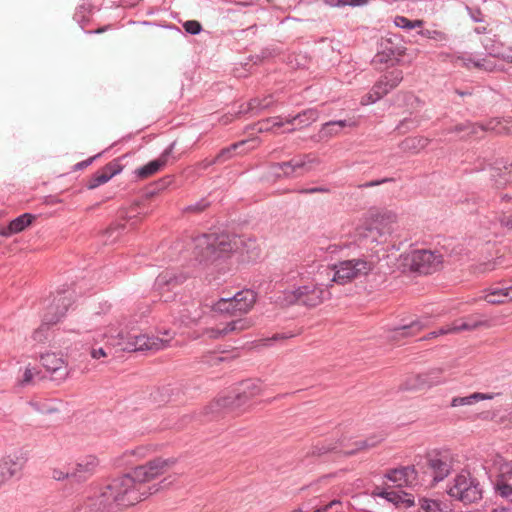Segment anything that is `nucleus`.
<instances>
[{
  "mask_svg": "<svg viewBox=\"0 0 512 512\" xmlns=\"http://www.w3.org/2000/svg\"><path fill=\"white\" fill-rule=\"evenodd\" d=\"M257 294L251 289L237 292L233 297L221 298L213 304L212 310L223 315L241 316L251 310Z\"/></svg>",
  "mask_w": 512,
  "mask_h": 512,
  "instance_id": "5",
  "label": "nucleus"
},
{
  "mask_svg": "<svg viewBox=\"0 0 512 512\" xmlns=\"http://www.w3.org/2000/svg\"><path fill=\"white\" fill-rule=\"evenodd\" d=\"M495 493L512 503V465L502 464L494 481Z\"/></svg>",
  "mask_w": 512,
  "mask_h": 512,
  "instance_id": "15",
  "label": "nucleus"
},
{
  "mask_svg": "<svg viewBox=\"0 0 512 512\" xmlns=\"http://www.w3.org/2000/svg\"><path fill=\"white\" fill-rule=\"evenodd\" d=\"M443 262V256L430 250H415L410 255L409 267L412 272L428 275L436 272Z\"/></svg>",
  "mask_w": 512,
  "mask_h": 512,
  "instance_id": "9",
  "label": "nucleus"
},
{
  "mask_svg": "<svg viewBox=\"0 0 512 512\" xmlns=\"http://www.w3.org/2000/svg\"><path fill=\"white\" fill-rule=\"evenodd\" d=\"M393 181H394L393 178H383V179H380V180H374V181L366 182L363 185H360V187H362V188H369V187H374V186H378V185H381V184H384V183L393 182Z\"/></svg>",
  "mask_w": 512,
  "mask_h": 512,
  "instance_id": "57",
  "label": "nucleus"
},
{
  "mask_svg": "<svg viewBox=\"0 0 512 512\" xmlns=\"http://www.w3.org/2000/svg\"><path fill=\"white\" fill-rule=\"evenodd\" d=\"M99 465V460L94 455H86L83 458L79 459L76 463L75 468L72 470V479L75 482H82L91 477L97 466Z\"/></svg>",
  "mask_w": 512,
  "mask_h": 512,
  "instance_id": "19",
  "label": "nucleus"
},
{
  "mask_svg": "<svg viewBox=\"0 0 512 512\" xmlns=\"http://www.w3.org/2000/svg\"><path fill=\"white\" fill-rule=\"evenodd\" d=\"M72 471L63 472L59 469H54L52 472V477L55 480H64V479H72Z\"/></svg>",
  "mask_w": 512,
  "mask_h": 512,
  "instance_id": "55",
  "label": "nucleus"
},
{
  "mask_svg": "<svg viewBox=\"0 0 512 512\" xmlns=\"http://www.w3.org/2000/svg\"><path fill=\"white\" fill-rule=\"evenodd\" d=\"M186 277L182 274L176 275L172 271H164L158 275L155 281V287L160 291H170L175 286L182 284Z\"/></svg>",
  "mask_w": 512,
  "mask_h": 512,
  "instance_id": "25",
  "label": "nucleus"
},
{
  "mask_svg": "<svg viewBox=\"0 0 512 512\" xmlns=\"http://www.w3.org/2000/svg\"><path fill=\"white\" fill-rule=\"evenodd\" d=\"M228 412H235L228 396L214 399L204 408V415L209 420H216Z\"/></svg>",
  "mask_w": 512,
  "mask_h": 512,
  "instance_id": "20",
  "label": "nucleus"
},
{
  "mask_svg": "<svg viewBox=\"0 0 512 512\" xmlns=\"http://www.w3.org/2000/svg\"><path fill=\"white\" fill-rule=\"evenodd\" d=\"M175 458L157 457L135 467L130 473L112 479L99 492L79 502L74 512H121L160 490L155 484L142 490V484L164 474L176 463Z\"/></svg>",
  "mask_w": 512,
  "mask_h": 512,
  "instance_id": "1",
  "label": "nucleus"
},
{
  "mask_svg": "<svg viewBox=\"0 0 512 512\" xmlns=\"http://www.w3.org/2000/svg\"><path fill=\"white\" fill-rule=\"evenodd\" d=\"M496 395L497 394H494V393L475 392V393H472V394H470L468 396H464V397H454L451 400L450 406L458 407V406L471 405V404L481 401V400H491Z\"/></svg>",
  "mask_w": 512,
  "mask_h": 512,
  "instance_id": "32",
  "label": "nucleus"
},
{
  "mask_svg": "<svg viewBox=\"0 0 512 512\" xmlns=\"http://www.w3.org/2000/svg\"><path fill=\"white\" fill-rule=\"evenodd\" d=\"M426 376L423 373L415 374L408 377L401 385L400 390L402 391H413L430 388Z\"/></svg>",
  "mask_w": 512,
  "mask_h": 512,
  "instance_id": "34",
  "label": "nucleus"
},
{
  "mask_svg": "<svg viewBox=\"0 0 512 512\" xmlns=\"http://www.w3.org/2000/svg\"><path fill=\"white\" fill-rule=\"evenodd\" d=\"M418 34L428 39H432L439 42H444L448 40L447 34L439 30L423 29L420 30Z\"/></svg>",
  "mask_w": 512,
  "mask_h": 512,
  "instance_id": "45",
  "label": "nucleus"
},
{
  "mask_svg": "<svg viewBox=\"0 0 512 512\" xmlns=\"http://www.w3.org/2000/svg\"><path fill=\"white\" fill-rule=\"evenodd\" d=\"M467 11L469 12L470 17L473 19L474 22H483L484 21V14L482 13L481 9L478 7H469L467 6Z\"/></svg>",
  "mask_w": 512,
  "mask_h": 512,
  "instance_id": "53",
  "label": "nucleus"
},
{
  "mask_svg": "<svg viewBox=\"0 0 512 512\" xmlns=\"http://www.w3.org/2000/svg\"><path fill=\"white\" fill-rule=\"evenodd\" d=\"M497 167H494L493 170L498 172L499 179H495V185L497 188H501L505 186L508 182H512V162L497 163Z\"/></svg>",
  "mask_w": 512,
  "mask_h": 512,
  "instance_id": "35",
  "label": "nucleus"
},
{
  "mask_svg": "<svg viewBox=\"0 0 512 512\" xmlns=\"http://www.w3.org/2000/svg\"><path fill=\"white\" fill-rule=\"evenodd\" d=\"M330 296V292L322 285L310 282L293 290L283 293L282 303L285 305H300L306 308H315L321 305Z\"/></svg>",
  "mask_w": 512,
  "mask_h": 512,
  "instance_id": "4",
  "label": "nucleus"
},
{
  "mask_svg": "<svg viewBox=\"0 0 512 512\" xmlns=\"http://www.w3.org/2000/svg\"><path fill=\"white\" fill-rule=\"evenodd\" d=\"M102 155V152L94 155V156H91L89 157L88 159L86 160H83L81 162H78L77 164L74 165L73 167V171H79V170H83L85 168H87L88 166H90L97 158H99L100 156Z\"/></svg>",
  "mask_w": 512,
  "mask_h": 512,
  "instance_id": "51",
  "label": "nucleus"
},
{
  "mask_svg": "<svg viewBox=\"0 0 512 512\" xmlns=\"http://www.w3.org/2000/svg\"><path fill=\"white\" fill-rule=\"evenodd\" d=\"M175 146L176 141H173L157 159L137 168L134 172L136 177L140 180H144L161 171L168 164L170 157H172ZM173 159L177 160V157L173 156Z\"/></svg>",
  "mask_w": 512,
  "mask_h": 512,
  "instance_id": "14",
  "label": "nucleus"
},
{
  "mask_svg": "<svg viewBox=\"0 0 512 512\" xmlns=\"http://www.w3.org/2000/svg\"><path fill=\"white\" fill-rule=\"evenodd\" d=\"M384 217H376L375 219H371L365 221L361 225L356 228V237L362 240H370L372 243H380L382 242V237H384L387 233H390L389 227H382V220Z\"/></svg>",
  "mask_w": 512,
  "mask_h": 512,
  "instance_id": "13",
  "label": "nucleus"
},
{
  "mask_svg": "<svg viewBox=\"0 0 512 512\" xmlns=\"http://www.w3.org/2000/svg\"><path fill=\"white\" fill-rule=\"evenodd\" d=\"M403 80V71L394 69L386 72L374 83L366 95V103H375L399 86Z\"/></svg>",
  "mask_w": 512,
  "mask_h": 512,
  "instance_id": "10",
  "label": "nucleus"
},
{
  "mask_svg": "<svg viewBox=\"0 0 512 512\" xmlns=\"http://www.w3.org/2000/svg\"><path fill=\"white\" fill-rule=\"evenodd\" d=\"M398 36L382 38L378 43L377 53L372 59V65L376 69L393 67L401 63V58L406 54V47Z\"/></svg>",
  "mask_w": 512,
  "mask_h": 512,
  "instance_id": "6",
  "label": "nucleus"
},
{
  "mask_svg": "<svg viewBox=\"0 0 512 512\" xmlns=\"http://www.w3.org/2000/svg\"><path fill=\"white\" fill-rule=\"evenodd\" d=\"M385 478L394 483H398V486L400 487L403 485H412L418 480L416 463L411 466L390 469L385 474Z\"/></svg>",
  "mask_w": 512,
  "mask_h": 512,
  "instance_id": "18",
  "label": "nucleus"
},
{
  "mask_svg": "<svg viewBox=\"0 0 512 512\" xmlns=\"http://www.w3.org/2000/svg\"><path fill=\"white\" fill-rule=\"evenodd\" d=\"M252 326V321L249 318H238L226 324L227 332H240Z\"/></svg>",
  "mask_w": 512,
  "mask_h": 512,
  "instance_id": "40",
  "label": "nucleus"
},
{
  "mask_svg": "<svg viewBox=\"0 0 512 512\" xmlns=\"http://www.w3.org/2000/svg\"><path fill=\"white\" fill-rule=\"evenodd\" d=\"M380 440H376L374 437L368 438L366 440L357 441L354 443V448L348 451L343 452L345 456H351L356 454L360 450L368 449L375 447Z\"/></svg>",
  "mask_w": 512,
  "mask_h": 512,
  "instance_id": "42",
  "label": "nucleus"
},
{
  "mask_svg": "<svg viewBox=\"0 0 512 512\" xmlns=\"http://www.w3.org/2000/svg\"><path fill=\"white\" fill-rule=\"evenodd\" d=\"M72 295H66V292H58L53 301L48 305L43 315L45 324H56L66 314L68 308L72 305Z\"/></svg>",
  "mask_w": 512,
  "mask_h": 512,
  "instance_id": "12",
  "label": "nucleus"
},
{
  "mask_svg": "<svg viewBox=\"0 0 512 512\" xmlns=\"http://www.w3.org/2000/svg\"><path fill=\"white\" fill-rule=\"evenodd\" d=\"M319 117V112L315 108H309L304 110L301 113H298L292 119L287 120V122L291 124L297 123L298 125L308 126L311 123L315 122Z\"/></svg>",
  "mask_w": 512,
  "mask_h": 512,
  "instance_id": "36",
  "label": "nucleus"
},
{
  "mask_svg": "<svg viewBox=\"0 0 512 512\" xmlns=\"http://www.w3.org/2000/svg\"><path fill=\"white\" fill-rule=\"evenodd\" d=\"M498 221L502 227L512 229V214L502 213L499 215Z\"/></svg>",
  "mask_w": 512,
  "mask_h": 512,
  "instance_id": "54",
  "label": "nucleus"
},
{
  "mask_svg": "<svg viewBox=\"0 0 512 512\" xmlns=\"http://www.w3.org/2000/svg\"><path fill=\"white\" fill-rule=\"evenodd\" d=\"M184 30L191 34L197 35L202 31V25L197 20H188L183 24Z\"/></svg>",
  "mask_w": 512,
  "mask_h": 512,
  "instance_id": "49",
  "label": "nucleus"
},
{
  "mask_svg": "<svg viewBox=\"0 0 512 512\" xmlns=\"http://www.w3.org/2000/svg\"><path fill=\"white\" fill-rule=\"evenodd\" d=\"M425 324L420 320H415L410 322L409 324H403L398 327H394L389 330V340L391 341H399L402 338L412 337L417 335L423 328Z\"/></svg>",
  "mask_w": 512,
  "mask_h": 512,
  "instance_id": "23",
  "label": "nucleus"
},
{
  "mask_svg": "<svg viewBox=\"0 0 512 512\" xmlns=\"http://www.w3.org/2000/svg\"><path fill=\"white\" fill-rule=\"evenodd\" d=\"M430 142L431 140L424 136L407 137L399 144V148L405 153L417 154Z\"/></svg>",
  "mask_w": 512,
  "mask_h": 512,
  "instance_id": "27",
  "label": "nucleus"
},
{
  "mask_svg": "<svg viewBox=\"0 0 512 512\" xmlns=\"http://www.w3.org/2000/svg\"><path fill=\"white\" fill-rule=\"evenodd\" d=\"M418 474L421 480L431 478L432 482L443 481L452 470V458L448 450L434 449L416 459Z\"/></svg>",
  "mask_w": 512,
  "mask_h": 512,
  "instance_id": "3",
  "label": "nucleus"
},
{
  "mask_svg": "<svg viewBox=\"0 0 512 512\" xmlns=\"http://www.w3.org/2000/svg\"><path fill=\"white\" fill-rule=\"evenodd\" d=\"M419 506L423 512H447L446 506L439 500L420 498Z\"/></svg>",
  "mask_w": 512,
  "mask_h": 512,
  "instance_id": "38",
  "label": "nucleus"
},
{
  "mask_svg": "<svg viewBox=\"0 0 512 512\" xmlns=\"http://www.w3.org/2000/svg\"><path fill=\"white\" fill-rule=\"evenodd\" d=\"M394 23L399 28L406 30L412 29V20L408 19L405 16H396L394 19Z\"/></svg>",
  "mask_w": 512,
  "mask_h": 512,
  "instance_id": "52",
  "label": "nucleus"
},
{
  "mask_svg": "<svg viewBox=\"0 0 512 512\" xmlns=\"http://www.w3.org/2000/svg\"><path fill=\"white\" fill-rule=\"evenodd\" d=\"M171 182L170 176H167L165 178L160 179L156 185L159 187V189L165 188L167 185H169Z\"/></svg>",
  "mask_w": 512,
  "mask_h": 512,
  "instance_id": "64",
  "label": "nucleus"
},
{
  "mask_svg": "<svg viewBox=\"0 0 512 512\" xmlns=\"http://www.w3.org/2000/svg\"><path fill=\"white\" fill-rule=\"evenodd\" d=\"M123 349L129 352L158 349V343L144 334H130Z\"/></svg>",
  "mask_w": 512,
  "mask_h": 512,
  "instance_id": "21",
  "label": "nucleus"
},
{
  "mask_svg": "<svg viewBox=\"0 0 512 512\" xmlns=\"http://www.w3.org/2000/svg\"><path fill=\"white\" fill-rule=\"evenodd\" d=\"M52 324H45V320H42V324L36 329L32 335L33 339L37 342H44L47 339V331Z\"/></svg>",
  "mask_w": 512,
  "mask_h": 512,
  "instance_id": "48",
  "label": "nucleus"
},
{
  "mask_svg": "<svg viewBox=\"0 0 512 512\" xmlns=\"http://www.w3.org/2000/svg\"><path fill=\"white\" fill-rule=\"evenodd\" d=\"M36 219V215L31 213H24L15 219L11 220L6 227H2L0 229V235L4 237H9L13 234L20 233L24 231L28 226H30L34 220Z\"/></svg>",
  "mask_w": 512,
  "mask_h": 512,
  "instance_id": "22",
  "label": "nucleus"
},
{
  "mask_svg": "<svg viewBox=\"0 0 512 512\" xmlns=\"http://www.w3.org/2000/svg\"><path fill=\"white\" fill-rule=\"evenodd\" d=\"M209 206H210V202L207 199L202 198L195 204H191V205L187 206L186 208H184V212H186V213H201Z\"/></svg>",
  "mask_w": 512,
  "mask_h": 512,
  "instance_id": "46",
  "label": "nucleus"
},
{
  "mask_svg": "<svg viewBox=\"0 0 512 512\" xmlns=\"http://www.w3.org/2000/svg\"><path fill=\"white\" fill-rule=\"evenodd\" d=\"M484 300L493 305L504 304L512 300V286L506 288H497L489 290L484 296Z\"/></svg>",
  "mask_w": 512,
  "mask_h": 512,
  "instance_id": "31",
  "label": "nucleus"
},
{
  "mask_svg": "<svg viewBox=\"0 0 512 512\" xmlns=\"http://www.w3.org/2000/svg\"><path fill=\"white\" fill-rule=\"evenodd\" d=\"M480 326H489V321L486 319H480L479 316L472 315L461 322L456 330H474Z\"/></svg>",
  "mask_w": 512,
  "mask_h": 512,
  "instance_id": "39",
  "label": "nucleus"
},
{
  "mask_svg": "<svg viewBox=\"0 0 512 512\" xmlns=\"http://www.w3.org/2000/svg\"><path fill=\"white\" fill-rule=\"evenodd\" d=\"M42 366L51 374V380L62 381L68 376L67 365L64 360L54 353L42 354L40 357Z\"/></svg>",
  "mask_w": 512,
  "mask_h": 512,
  "instance_id": "16",
  "label": "nucleus"
},
{
  "mask_svg": "<svg viewBox=\"0 0 512 512\" xmlns=\"http://www.w3.org/2000/svg\"><path fill=\"white\" fill-rule=\"evenodd\" d=\"M479 126H478V123H474V122H471L469 120L465 121V122H462V123H458L454 126H451L449 128H446L444 130L445 133L447 134H451V133H457V134H460V133H465V135H463L461 137V139H466V138H471V137H478L479 136Z\"/></svg>",
  "mask_w": 512,
  "mask_h": 512,
  "instance_id": "29",
  "label": "nucleus"
},
{
  "mask_svg": "<svg viewBox=\"0 0 512 512\" xmlns=\"http://www.w3.org/2000/svg\"><path fill=\"white\" fill-rule=\"evenodd\" d=\"M273 102L274 100L272 95H267L263 97L262 99H260V110L263 111L269 108L273 104Z\"/></svg>",
  "mask_w": 512,
  "mask_h": 512,
  "instance_id": "58",
  "label": "nucleus"
},
{
  "mask_svg": "<svg viewBox=\"0 0 512 512\" xmlns=\"http://www.w3.org/2000/svg\"><path fill=\"white\" fill-rule=\"evenodd\" d=\"M204 334L207 335L210 339H219L228 334L226 326L222 329L218 328H208L204 331Z\"/></svg>",
  "mask_w": 512,
  "mask_h": 512,
  "instance_id": "50",
  "label": "nucleus"
},
{
  "mask_svg": "<svg viewBox=\"0 0 512 512\" xmlns=\"http://www.w3.org/2000/svg\"><path fill=\"white\" fill-rule=\"evenodd\" d=\"M368 3V0H345V6H352V7H356V6H363V5H366Z\"/></svg>",
  "mask_w": 512,
  "mask_h": 512,
  "instance_id": "63",
  "label": "nucleus"
},
{
  "mask_svg": "<svg viewBox=\"0 0 512 512\" xmlns=\"http://www.w3.org/2000/svg\"><path fill=\"white\" fill-rule=\"evenodd\" d=\"M236 245L225 233L202 234L195 238L194 255L201 263L213 262L234 251Z\"/></svg>",
  "mask_w": 512,
  "mask_h": 512,
  "instance_id": "2",
  "label": "nucleus"
},
{
  "mask_svg": "<svg viewBox=\"0 0 512 512\" xmlns=\"http://www.w3.org/2000/svg\"><path fill=\"white\" fill-rule=\"evenodd\" d=\"M271 167H273L274 170H281L284 178H291L302 175L299 170L306 167V161L305 159L292 158L285 162L271 163Z\"/></svg>",
  "mask_w": 512,
  "mask_h": 512,
  "instance_id": "24",
  "label": "nucleus"
},
{
  "mask_svg": "<svg viewBox=\"0 0 512 512\" xmlns=\"http://www.w3.org/2000/svg\"><path fill=\"white\" fill-rule=\"evenodd\" d=\"M447 492L465 505L477 503L483 497L480 482L470 474L457 475Z\"/></svg>",
  "mask_w": 512,
  "mask_h": 512,
  "instance_id": "7",
  "label": "nucleus"
},
{
  "mask_svg": "<svg viewBox=\"0 0 512 512\" xmlns=\"http://www.w3.org/2000/svg\"><path fill=\"white\" fill-rule=\"evenodd\" d=\"M333 452H338V445L336 443L326 444L322 442H317L309 447L301 461L306 462L309 461L310 459L322 458L323 456Z\"/></svg>",
  "mask_w": 512,
  "mask_h": 512,
  "instance_id": "26",
  "label": "nucleus"
},
{
  "mask_svg": "<svg viewBox=\"0 0 512 512\" xmlns=\"http://www.w3.org/2000/svg\"><path fill=\"white\" fill-rule=\"evenodd\" d=\"M420 125V120L417 118L407 117L399 122L396 126V130L400 134H405L408 131L417 128Z\"/></svg>",
  "mask_w": 512,
  "mask_h": 512,
  "instance_id": "44",
  "label": "nucleus"
},
{
  "mask_svg": "<svg viewBox=\"0 0 512 512\" xmlns=\"http://www.w3.org/2000/svg\"><path fill=\"white\" fill-rule=\"evenodd\" d=\"M260 105V98H253L246 104L245 108L241 106L239 113H252L253 115H258L261 112Z\"/></svg>",
  "mask_w": 512,
  "mask_h": 512,
  "instance_id": "47",
  "label": "nucleus"
},
{
  "mask_svg": "<svg viewBox=\"0 0 512 512\" xmlns=\"http://www.w3.org/2000/svg\"><path fill=\"white\" fill-rule=\"evenodd\" d=\"M260 393L261 386L259 381L245 380L239 384L231 395L227 396L231 401L232 408L234 411H237Z\"/></svg>",
  "mask_w": 512,
  "mask_h": 512,
  "instance_id": "11",
  "label": "nucleus"
},
{
  "mask_svg": "<svg viewBox=\"0 0 512 512\" xmlns=\"http://www.w3.org/2000/svg\"><path fill=\"white\" fill-rule=\"evenodd\" d=\"M478 126L480 127L478 137H482L485 132L501 133L503 128L501 123L496 119H491L485 123H478Z\"/></svg>",
  "mask_w": 512,
  "mask_h": 512,
  "instance_id": "43",
  "label": "nucleus"
},
{
  "mask_svg": "<svg viewBox=\"0 0 512 512\" xmlns=\"http://www.w3.org/2000/svg\"><path fill=\"white\" fill-rule=\"evenodd\" d=\"M245 144H246V141H240V142L233 143L228 147L222 148L218 152V154L215 156L216 161H218V163L226 162L227 160L234 157L237 154V150Z\"/></svg>",
  "mask_w": 512,
  "mask_h": 512,
  "instance_id": "37",
  "label": "nucleus"
},
{
  "mask_svg": "<svg viewBox=\"0 0 512 512\" xmlns=\"http://www.w3.org/2000/svg\"><path fill=\"white\" fill-rule=\"evenodd\" d=\"M444 373V369L437 367L431 368L427 372L423 373L426 376V379L429 383L430 388L436 385H440L445 382L442 378V374Z\"/></svg>",
  "mask_w": 512,
  "mask_h": 512,
  "instance_id": "41",
  "label": "nucleus"
},
{
  "mask_svg": "<svg viewBox=\"0 0 512 512\" xmlns=\"http://www.w3.org/2000/svg\"><path fill=\"white\" fill-rule=\"evenodd\" d=\"M123 169V166L120 164V159H114L106 164L103 168L96 171L86 183V187L88 189H95L98 186L105 184L112 177L119 174Z\"/></svg>",
  "mask_w": 512,
  "mask_h": 512,
  "instance_id": "17",
  "label": "nucleus"
},
{
  "mask_svg": "<svg viewBox=\"0 0 512 512\" xmlns=\"http://www.w3.org/2000/svg\"><path fill=\"white\" fill-rule=\"evenodd\" d=\"M374 264L365 258H355L339 261L334 265L333 282L344 285L354 279L368 275Z\"/></svg>",
  "mask_w": 512,
  "mask_h": 512,
  "instance_id": "8",
  "label": "nucleus"
},
{
  "mask_svg": "<svg viewBox=\"0 0 512 512\" xmlns=\"http://www.w3.org/2000/svg\"><path fill=\"white\" fill-rule=\"evenodd\" d=\"M22 468V464L10 456L0 462V486L14 477Z\"/></svg>",
  "mask_w": 512,
  "mask_h": 512,
  "instance_id": "28",
  "label": "nucleus"
},
{
  "mask_svg": "<svg viewBox=\"0 0 512 512\" xmlns=\"http://www.w3.org/2000/svg\"><path fill=\"white\" fill-rule=\"evenodd\" d=\"M106 355H107V354H106L105 350H104L102 347L97 348V349H96V348H93V349L91 350V356H92L93 358H95V359H99V358H101V357H105Z\"/></svg>",
  "mask_w": 512,
  "mask_h": 512,
  "instance_id": "61",
  "label": "nucleus"
},
{
  "mask_svg": "<svg viewBox=\"0 0 512 512\" xmlns=\"http://www.w3.org/2000/svg\"><path fill=\"white\" fill-rule=\"evenodd\" d=\"M301 194H314V193H328L329 189L325 187H313V188H303L298 190Z\"/></svg>",
  "mask_w": 512,
  "mask_h": 512,
  "instance_id": "56",
  "label": "nucleus"
},
{
  "mask_svg": "<svg viewBox=\"0 0 512 512\" xmlns=\"http://www.w3.org/2000/svg\"><path fill=\"white\" fill-rule=\"evenodd\" d=\"M217 163H218V161H216V157H214L212 159L206 158V159H204V160H202L201 162L198 163V167L200 169H204L205 170L208 167H210V166H212L214 164H217Z\"/></svg>",
  "mask_w": 512,
  "mask_h": 512,
  "instance_id": "60",
  "label": "nucleus"
},
{
  "mask_svg": "<svg viewBox=\"0 0 512 512\" xmlns=\"http://www.w3.org/2000/svg\"><path fill=\"white\" fill-rule=\"evenodd\" d=\"M387 501L395 505L396 508H409L415 504L413 495L403 490L390 491Z\"/></svg>",
  "mask_w": 512,
  "mask_h": 512,
  "instance_id": "33",
  "label": "nucleus"
},
{
  "mask_svg": "<svg viewBox=\"0 0 512 512\" xmlns=\"http://www.w3.org/2000/svg\"><path fill=\"white\" fill-rule=\"evenodd\" d=\"M33 377H34V373L32 372V370L30 368H26L24 375H23V379L21 380V385H27V384L31 383Z\"/></svg>",
  "mask_w": 512,
  "mask_h": 512,
  "instance_id": "59",
  "label": "nucleus"
},
{
  "mask_svg": "<svg viewBox=\"0 0 512 512\" xmlns=\"http://www.w3.org/2000/svg\"><path fill=\"white\" fill-rule=\"evenodd\" d=\"M200 317H201V314H200V313H198V314H197L196 316H194L193 318L188 317V316H186V315H184V314H183V315L181 316V321H182V323H184L185 325H189L190 323H194V322H196Z\"/></svg>",
  "mask_w": 512,
  "mask_h": 512,
  "instance_id": "62",
  "label": "nucleus"
},
{
  "mask_svg": "<svg viewBox=\"0 0 512 512\" xmlns=\"http://www.w3.org/2000/svg\"><path fill=\"white\" fill-rule=\"evenodd\" d=\"M353 125H355V122L348 120H336L326 122L322 125V128L319 132V137L321 139L330 138L334 135H337L345 127H350Z\"/></svg>",
  "mask_w": 512,
  "mask_h": 512,
  "instance_id": "30",
  "label": "nucleus"
}]
</instances>
